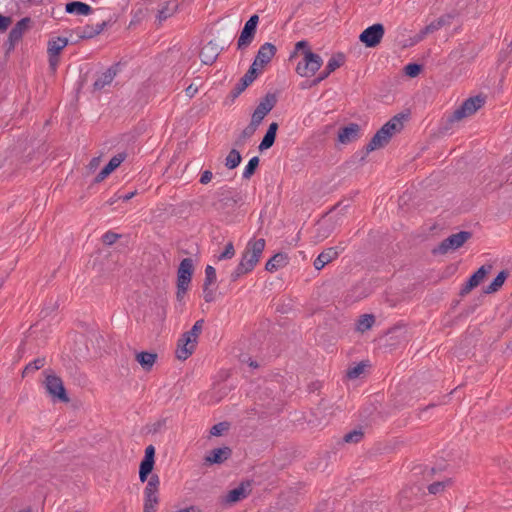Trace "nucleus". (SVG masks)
Here are the masks:
<instances>
[{
  "label": "nucleus",
  "mask_w": 512,
  "mask_h": 512,
  "mask_svg": "<svg viewBox=\"0 0 512 512\" xmlns=\"http://www.w3.org/2000/svg\"><path fill=\"white\" fill-rule=\"evenodd\" d=\"M254 80L251 79V78H248L247 75H244L243 78H242V83H243V87L242 89L246 88L247 86H249Z\"/></svg>",
  "instance_id": "obj_60"
},
{
  "label": "nucleus",
  "mask_w": 512,
  "mask_h": 512,
  "mask_svg": "<svg viewBox=\"0 0 512 512\" xmlns=\"http://www.w3.org/2000/svg\"><path fill=\"white\" fill-rule=\"evenodd\" d=\"M338 255L339 251L336 247L327 248L318 255L313 265L316 270H321L325 265L336 259Z\"/></svg>",
  "instance_id": "obj_19"
},
{
  "label": "nucleus",
  "mask_w": 512,
  "mask_h": 512,
  "mask_svg": "<svg viewBox=\"0 0 512 512\" xmlns=\"http://www.w3.org/2000/svg\"><path fill=\"white\" fill-rule=\"evenodd\" d=\"M212 177H213L212 172L210 170H205L201 174L200 183L203 185H206L211 181Z\"/></svg>",
  "instance_id": "obj_51"
},
{
  "label": "nucleus",
  "mask_w": 512,
  "mask_h": 512,
  "mask_svg": "<svg viewBox=\"0 0 512 512\" xmlns=\"http://www.w3.org/2000/svg\"><path fill=\"white\" fill-rule=\"evenodd\" d=\"M263 70L260 66H255V62L252 63L249 70L245 75L248 76V78H251L253 80L256 79L257 75Z\"/></svg>",
  "instance_id": "obj_48"
},
{
  "label": "nucleus",
  "mask_w": 512,
  "mask_h": 512,
  "mask_svg": "<svg viewBox=\"0 0 512 512\" xmlns=\"http://www.w3.org/2000/svg\"><path fill=\"white\" fill-rule=\"evenodd\" d=\"M277 129H278V124L276 122H273L269 125L268 130L258 147L260 151H265V150L269 149L274 144Z\"/></svg>",
  "instance_id": "obj_23"
},
{
  "label": "nucleus",
  "mask_w": 512,
  "mask_h": 512,
  "mask_svg": "<svg viewBox=\"0 0 512 512\" xmlns=\"http://www.w3.org/2000/svg\"><path fill=\"white\" fill-rule=\"evenodd\" d=\"M286 256L284 254H275L269 259L265 265V269L269 272H274L286 264Z\"/></svg>",
  "instance_id": "obj_27"
},
{
  "label": "nucleus",
  "mask_w": 512,
  "mask_h": 512,
  "mask_svg": "<svg viewBox=\"0 0 512 512\" xmlns=\"http://www.w3.org/2000/svg\"><path fill=\"white\" fill-rule=\"evenodd\" d=\"M317 231H318V240L319 241H321L329 236L331 229L329 227L327 219H324L318 223Z\"/></svg>",
  "instance_id": "obj_37"
},
{
  "label": "nucleus",
  "mask_w": 512,
  "mask_h": 512,
  "mask_svg": "<svg viewBox=\"0 0 512 512\" xmlns=\"http://www.w3.org/2000/svg\"><path fill=\"white\" fill-rule=\"evenodd\" d=\"M235 255V249L232 242L226 244L223 252L218 255V260L231 259Z\"/></svg>",
  "instance_id": "obj_39"
},
{
  "label": "nucleus",
  "mask_w": 512,
  "mask_h": 512,
  "mask_svg": "<svg viewBox=\"0 0 512 512\" xmlns=\"http://www.w3.org/2000/svg\"><path fill=\"white\" fill-rule=\"evenodd\" d=\"M265 244L266 243L263 238L251 239L248 241L238 266L231 273L232 281H236L239 277L254 269L261 258Z\"/></svg>",
  "instance_id": "obj_1"
},
{
  "label": "nucleus",
  "mask_w": 512,
  "mask_h": 512,
  "mask_svg": "<svg viewBox=\"0 0 512 512\" xmlns=\"http://www.w3.org/2000/svg\"><path fill=\"white\" fill-rule=\"evenodd\" d=\"M322 58L310 49L303 52L302 60L296 66V72L301 77H312L322 66Z\"/></svg>",
  "instance_id": "obj_5"
},
{
  "label": "nucleus",
  "mask_w": 512,
  "mask_h": 512,
  "mask_svg": "<svg viewBox=\"0 0 512 512\" xmlns=\"http://www.w3.org/2000/svg\"><path fill=\"white\" fill-rule=\"evenodd\" d=\"M120 236L114 232L108 231L102 236L103 243L106 245L114 244Z\"/></svg>",
  "instance_id": "obj_46"
},
{
  "label": "nucleus",
  "mask_w": 512,
  "mask_h": 512,
  "mask_svg": "<svg viewBox=\"0 0 512 512\" xmlns=\"http://www.w3.org/2000/svg\"><path fill=\"white\" fill-rule=\"evenodd\" d=\"M362 437L363 433L361 430H354L344 436V441L347 443H357L362 439Z\"/></svg>",
  "instance_id": "obj_41"
},
{
  "label": "nucleus",
  "mask_w": 512,
  "mask_h": 512,
  "mask_svg": "<svg viewBox=\"0 0 512 512\" xmlns=\"http://www.w3.org/2000/svg\"><path fill=\"white\" fill-rule=\"evenodd\" d=\"M447 485H449V481L435 482L429 485L428 490L431 494H437L443 491Z\"/></svg>",
  "instance_id": "obj_45"
},
{
  "label": "nucleus",
  "mask_w": 512,
  "mask_h": 512,
  "mask_svg": "<svg viewBox=\"0 0 512 512\" xmlns=\"http://www.w3.org/2000/svg\"><path fill=\"white\" fill-rule=\"evenodd\" d=\"M364 369L365 364L359 363L347 371V376L350 379H356L364 372Z\"/></svg>",
  "instance_id": "obj_40"
},
{
  "label": "nucleus",
  "mask_w": 512,
  "mask_h": 512,
  "mask_svg": "<svg viewBox=\"0 0 512 512\" xmlns=\"http://www.w3.org/2000/svg\"><path fill=\"white\" fill-rule=\"evenodd\" d=\"M144 512H155L158 505L159 499L158 494L144 495Z\"/></svg>",
  "instance_id": "obj_33"
},
{
  "label": "nucleus",
  "mask_w": 512,
  "mask_h": 512,
  "mask_svg": "<svg viewBox=\"0 0 512 512\" xmlns=\"http://www.w3.org/2000/svg\"><path fill=\"white\" fill-rule=\"evenodd\" d=\"M203 324V319L196 321L192 329L180 337L176 350V356L179 360H186L194 352Z\"/></svg>",
  "instance_id": "obj_2"
},
{
  "label": "nucleus",
  "mask_w": 512,
  "mask_h": 512,
  "mask_svg": "<svg viewBox=\"0 0 512 512\" xmlns=\"http://www.w3.org/2000/svg\"><path fill=\"white\" fill-rule=\"evenodd\" d=\"M251 493L250 482H243L238 487L230 490L225 496V503L234 504L245 499Z\"/></svg>",
  "instance_id": "obj_15"
},
{
  "label": "nucleus",
  "mask_w": 512,
  "mask_h": 512,
  "mask_svg": "<svg viewBox=\"0 0 512 512\" xmlns=\"http://www.w3.org/2000/svg\"><path fill=\"white\" fill-rule=\"evenodd\" d=\"M177 512H196V509L194 507H189V508L181 509Z\"/></svg>",
  "instance_id": "obj_62"
},
{
  "label": "nucleus",
  "mask_w": 512,
  "mask_h": 512,
  "mask_svg": "<svg viewBox=\"0 0 512 512\" xmlns=\"http://www.w3.org/2000/svg\"><path fill=\"white\" fill-rule=\"evenodd\" d=\"M219 47L212 41L205 44L200 51V59L206 65L212 64L219 55Z\"/></svg>",
  "instance_id": "obj_18"
},
{
  "label": "nucleus",
  "mask_w": 512,
  "mask_h": 512,
  "mask_svg": "<svg viewBox=\"0 0 512 512\" xmlns=\"http://www.w3.org/2000/svg\"><path fill=\"white\" fill-rule=\"evenodd\" d=\"M231 456V449L229 447L216 448L209 452L205 458V464H222Z\"/></svg>",
  "instance_id": "obj_17"
},
{
  "label": "nucleus",
  "mask_w": 512,
  "mask_h": 512,
  "mask_svg": "<svg viewBox=\"0 0 512 512\" xmlns=\"http://www.w3.org/2000/svg\"><path fill=\"white\" fill-rule=\"evenodd\" d=\"M360 137V126L351 123L348 126L340 129L338 133V141L342 144H349L356 141Z\"/></svg>",
  "instance_id": "obj_16"
},
{
  "label": "nucleus",
  "mask_w": 512,
  "mask_h": 512,
  "mask_svg": "<svg viewBox=\"0 0 512 512\" xmlns=\"http://www.w3.org/2000/svg\"><path fill=\"white\" fill-rule=\"evenodd\" d=\"M306 49H309L308 43L306 41L302 40V41L297 42L295 44L294 51L290 55V58L291 59L294 58L300 51H302V53H303Z\"/></svg>",
  "instance_id": "obj_47"
},
{
  "label": "nucleus",
  "mask_w": 512,
  "mask_h": 512,
  "mask_svg": "<svg viewBox=\"0 0 512 512\" xmlns=\"http://www.w3.org/2000/svg\"><path fill=\"white\" fill-rule=\"evenodd\" d=\"M403 127L402 118L395 116L387 123H385L380 130L373 136L368 143L366 149L368 152L384 147L391 139V137L399 132Z\"/></svg>",
  "instance_id": "obj_3"
},
{
  "label": "nucleus",
  "mask_w": 512,
  "mask_h": 512,
  "mask_svg": "<svg viewBox=\"0 0 512 512\" xmlns=\"http://www.w3.org/2000/svg\"><path fill=\"white\" fill-rule=\"evenodd\" d=\"M276 52L277 49L274 44L269 42L264 43L263 45L260 46L253 61L255 62V66H260L261 68H264L275 56Z\"/></svg>",
  "instance_id": "obj_13"
},
{
  "label": "nucleus",
  "mask_w": 512,
  "mask_h": 512,
  "mask_svg": "<svg viewBox=\"0 0 512 512\" xmlns=\"http://www.w3.org/2000/svg\"><path fill=\"white\" fill-rule=\"evenodd\" d=\"M12 19L9 16H4L0 14V32H5L8 27L11 25Z\"/></svg>",
  "instance_id": "obj_50"
},
{
  "label": "nucleus",
  "mask_w": 512,
  "mask_h": 512,
  "mask_svg": "<svg viewBox=\"0 0 512 512\" xmlns=\"http://www.w3.org/2000/svg\"><path fill=\"white\" fill-rule=\"evenodd\" d=\"M45 365V359L44 358H38L34 360L33 362L29 363L26 367L24 372L29 371H36L41 369Z\"/></svg>",
  "instance_id": "obj_44"
},
{
  "label": "nucleus",
  "mask_w": 512,
  "mask_h": 512,
  "mask_svg": "<svg viewBox=\"0 0 512 512\" xmlns=\"http://www.w3.org/2000/svg\"><path fill=\"white\" fill-rule=\"evenodd\" d=\"M47 392L55 399L61 402H68L69 398L66 394L62 380L55 375H48L45 381Z\"/></svg>",
  "instance_id": "obj_11"
},
{
  "label": "nucleus",
  "mask_w": 512,
  "mask_h": 512,
  "mask_svg": "<svg viewBox=\"0 0 512 512\" xmlns=\"http://www.w3.org/2000/svg\"><path fill=\"white\" fill-rule=\"evenodd\" d=\"M330 74L331 73H328V70H326L325 68L324 71L320 73V75L313 81V84L317 85L318 83L326 79Z\"/></svg>",
  "instance_id": "obj_54"
},
{
  "label": "nucleus",
  "mask_w": 512,
  "mask_h": 512,
  "mask_svg": "<svg viewBox=\"0 0 512 512\" xmlns=\"http://www.w3.org/2000/svg\"><path fill=\"white\" fill-rule=\"evenodd\" d=\"M216 281V270L214 267L208 265L205 268V281L204 286L209 287Z\"/></svg>",
  "instance_id": "obj_38"
},
{
  "label": "nucleus",
  "mask_w": 512,
  "mask_h": 512,
  "mask_svg": "<svg viewBox=\"0 0 512 512\" xmlns=\"http://www.w3.org/2000/svg\"><path fill=\"white\" fill-rule=\"evenodd\" d=\"M247 363H248V365H249L250 367H252V368H257V367H258L257 362H256V361L251 360L250 358L247 360Z\"/></svg>",
  "instance_id": "obj_61"
},
{
  "label": "nucleus",
  "mask_w": 512,
  "mask_h": 512,
  "mask_svg": "<svg viewBox=\"0 0 512 512\" xmlns=\"http://www.w3.org/2000/svg\"><path fill=\"white\" fill-rule=\"evenodd\" d=\"M68 45V39L65 37H54L48 41V55H59Z\"/></svg>",
  "instance_id": "obj_24"
},
{
  "label": "nucleus",
  "mask_w": 512,
  "mask_h": 512,
  "mask_svg": "<svg viewBox=\"0 0 512 512\" xmlns=\"http://www.w3.org/2000/svg\"><path fill=\"white\" fill-rule=\"evenodd\" d=\"M258 164H259V158L256 156L252 157L244 168V171L242 174L243 178L249 179L254 174L256 168L258 167Z\"/></svg>",
  "instance_id": "obj_36"
},
{
  "label": "nucleus",
  "mask_w": 512,
  "mask_h": 512,
  "mask_svg": "<svg viewBox=\"0 0 512 512\" xmlns=\"http://www.w3.org/2000/svg\"><path fill=\"white\" fill-rule=\"evenodd\" d=\"M404 70L409 77H416L421 71V66L416 63H410L405 66Z\"/></svg>",
  "instance_id": "obj_43"
},
{
  "label": "nucleus",
  "mask_w": 512,
  "mask_h": 512,
  "mask_svg": "<svg viewBox=\"0 0 512 512\" xmlns=\"http://www.w3.org/2000/svg\"><path fill=\"white\" fill-rule=\"evenodd\" d=\"M258 22V15H252L245 23L237 41V48L239 50H245L252 43L255 37Z\"/></svg>",
  "instance_id": "obj_7"
},
{
  "label": "nucleus",
  "mask_w": 512,
  "mask_h": 512,
  "mask_svg": "<svg viewBox=\"0 0 512 512\" xmlns=\"http://www.w3.org/2000/svg\"><path fill=\"white\" fill-rule=\"evenodd\" d=\"M488 270L485 268V266H482L480 267L470 278L469 280L467 281L464 289H463V292H468L470 291L471 289L475 288L476 286H478L482 281L483 279L485 278L486 274H487Z\"/></svg>",
  "instance_id": "obj_25"
},
{
  "label": "nucleus",
  "mask_w": 512,
  "mask_h": 512,
  "mask_svg": "<svg viewBox=\"0 0 512 512\" xmlns=\"http://www.w3.org/2000/svg\"><path fill=\"white\" fill-rule=\"evenodd\" d=\"M157 355L155 353L150 352H140L136 355L137 362L142 366L145 370H150L155 361H156Z\"/></svg>",
  "instance_id": "obj_26"
},
{
  "label": "nucleus",
  "mask_w": 512,
  "mask_h": 512,
  "mask_svg": "<svg viewBox=\"0 0 512 512\" xmlns=\"http://www.w3.org/2000/svg\"><path fill=\"white\" fill-rule=\"evenodd\" d=\"M506 273L504 271H501L495 279L492 281V283L486 287L485 293H493L496 292L505 282L506 279Z\"/></svg>",
  "instance_id": "obj_30"
},
{
  "label": "nucleus",
  "mask_w": 512,
  "mask_h": 512,
  "mask_svg": "<svg viewBox=\"0 0 512 512\" xmlns=\"http://www.w3.org/2000/svg\"><path fill=\"white\" fill-rule=\"evenodd\" d=\"M49 57V66L50 68L55 71L58 64H59V55H48Z\"/></svg>",
  "instance_id": "obj_52"
},
{
  "label": "nucleus",
  "mask_w": 512,
  "mask_h": 512,
  "mask_svg": "<svg viewBox=\"0 0 512 512\" xmlns=\"http://www.w3.org/2000/svg\"><path fill=\"white\" fill-rule=\"evenodd\" d=\"M257 128L258 126L250 122V124L246 128H244L241 134L239 135L237 144H243L247 139L251 138L254 135Z\"/></svg>",
  "instance_id": "obj_35"
},
{
  "label": "nucleus",
  "mask_w": 512,
  "mask_h": 512,
  "mask_svg": "<svg viewBox=\"0 0 512 512\" xmlns=\"http://www.w3.org/2000/svg\"><path fill=\"white\" fill-rule=\"evenodd\" d=\"M177 9V4L175 1H169V2H166L160 9H159V12H158V19L160 21H164L166 20L167 18H169L170 16H172L175 11Z\"/></svg>",
  "instance_id": "obj_28"
},
{
  "label": "nucleus",
  "mask_w": 512,
  "mask_h": 512,
  "mask_svg": "<svg viewBox=\"0 0 512 512\" xmlns=\"http://www.w3.org/2000/svg\"><path fill=\"white\" fill-rule=\"evenodd\" d=\"M374 317L369 314L362 315L357 322V330L364 332L372 327Z\"/></svg>",
  "instance_id": "obj_31"
},
{
  "label": "nucleus",
  "mask_w": 512,
  "mask_h": 512,
  "mask_svg": "<svg viewBox=\"0 0 512 512\" xmlns=\"http://www.w3.org/2000/svg\"><path fill=\"white\" fill-rule=\"evenodd\" d=\"M32 20L30 17L20 19L10 30L6 44L8 50H13L21 41L25 33L31 28Z\"/></svg>",
  "instance_id": "obj_6"
},
{
  "label": "nucleus",
  "mask_w": 512,
  "mask_h": 512,
  "mask_svg": "<svg viewBox=\"0 0 512 512\" xmlns=\"http://www.w3.org/2000/svg\"><path fill=\"white\" fill-rule=\"evenodd\" d=\"M227 430H228V424L225 422H220V423L212 426V428L210 429V434L212 436H221Z\"/></svg>",
  "instance_id": "obj_42"
},
{
  "label": "nucleus",
  "mask_w": 512,
  "mask_h": 512,
  "mask_svg": "<svg viewBox=\"0 0 512 512\" xmlns=\"http://www.w3.org/2000/svg\"><path fill=\"white\" fill-rule=\"evenodd\" d=\"M194 271L193 261L190 258H184L177 270V292L176 297L182 302L191 282Z\"/></svg>",
  "instance_id": "obj_4"
},
{
  "label": "nucleus",
  "mask_w": 512,
  "mask_h": 512,
  "mask_svg": "<svg viewBox=\"0 0 512 512\" xmlns=\"http://www.w3.org/2000/svg\"><path fill=\"white\" fill-rule=\"evenodd\" d=\"M330 74L331 73H328V70H326L325 68L324 71L320 73V75L313 81V84L317 85L318 83L326 79Z\"/></svg>",
  "instance_id": "obj_53"
},
{
  "label": "nucleus",
  "mask_w": 512,
  "mask_h": 512,
  "mask_svg": "<svg viewBox=\"0 0 512 512\" xmlns=\"http://www.w3.org/2000/svg\"><path fill=\"white\" fill-rule=\"evenodd\" d=\"M471 233L467 231H461L456 234H452L441 242L437 251L445 254L450 251H455L460 248L468 239H470Z\"/></svg>",
  "instance_id": "obj_10"
},
{
  "label": "nucleus",
  "mask_w": 512,
  "mask_h": 512,
  "mask_svg": "<svg viewBox=\"0 0 512 512\" xmlns=\"http://www.w3.org/2000/svg\"><path fill=\"white\" fill-rule=\"evenodd\" d=\"M154 456H155V448L152 445H149L145 449V456L140 463L139 468V479L141 482H145L147 480L148 475L151 473L154 467Z\"/></svg>",
  "instance_id": "obj_12"
},
{
  "label": "nucleus",
  "mask_w": 512,
  "mask_h": 512,
  "mask_svg": "<svg viewBox=\"0 0 512 512\" xmlns=\"http://www.w3.org/2000/svg\"><path fill=\"white\" fill-rule=\"evenodd\" d=\"M203 293L206 302H211L213 300V292L209 290V287L204 286Z\"/></svg>",
  "instance_id": "obj_56"
},
{
  "label": "nucleus",
  "mask_w": 512,
  "mask_h": 512,
  "mask_svg": "<svg viewBox=\"0 0 512 512\" xmlns=\"http://www.w3.org/2000/svg\"><path fill=\"white\" fill-rule=\"evenodd\" d=\"M484 104V98L480 96L471 97L463 102V104L454 111L452 120H461L465 117L471 116Z\"/></svg>",
  "instance_id": "obj_9"
},
{
  "label": "nucleus",
  "mask_w": 512,
  "mask_h": 512,
  "mask_svg": "<svg viewBox=\"0 0 512 512\" xmlns=\"http://www.w3.org/2000/svg\"><path fill=\"white\" fill-rule=\"evenodd\" d=\"M451 19L450 15L442 16L435 20L436 23H439V29L443 27L444 25L449 23V20Z\"/></svg>",
  "instance_id": "obj_55"
},
{
  "label": "nucleus",
  "mask_w": 512,
  "mask_h": 512,
  "mask_svg": "<svg viewBox=\"0 0 512 512\" xmlns=\"http://www.w3.org/2000/svg\"><path fill=\"white\" fill-rule=\"evenodd\" d=\"M116 76V69L111 67L98 76L94 82V88L101 90L110 85Z\"/></svg>",
  "instance_id": "obj_22"
},
{
  "label": "nucleus",
  "mask_w": 512,
  "mask_h": 512,
  "mask_svg": "<svg viewBox=\"0 0 512 512\" xmlns=\"http://www.w3.org/2000/svg\"><path fill=\"white\" fill-rule=\"evenodd\" d=\"M159 484H160L159 477L157 475H152L147 482V485L144 490V495L158 494Z\"/></svg>",
  "instance_id": "obj_32"
},
{
  "label": "nucleus",
  "mask_w": 512,
  "mask_h": 512,
  "mask_svg": "<svg viewBox=\"0 0 512 512\" xmlns=\"http://www.w3.org/2000/svg\"><path fill=\"white\" fill-rule=\"evenodd\" d=\"M66 13L77 15V16H87L90 15L93 11L92 7L81 1H72L68 2L65 5Z\"/></svg>",
  "instance_id": "obj_20"
},
{
  "label": "nucleus",
  "mask_w": 512,
  "mask_h": 512,
  "mask_svg": "<svg viewBox=\"0 0 512 512\" xmlns=\"http://www.w3.org/2000/svg\"><path fill=\"white\" fill-rule=\"evenodd\" d=\"M385 30L380 23L367 27L359 36V40L369 48L376 47L382 40Z\"/></svg>",
  "instance_id": "obj_8"
},
{
  "label": "nucleus",
  "mask_w": 512,
  "mask_h": 512,
  "mask_svg": "<svg viewBox=\"0 0 512 512\" xmlns=\"http://www.w3.org/2000/svg\"><path fill=\"white\" fill-rule=\"evenodd\" d=\"M136 192L133 191V192H129V193H126L124 195H121L119 196V199H121L122 201L124 202H127L129 201L130 199H132L134 196H135Z\"/></svg>",
  "instance_id": "obj_59"
},
{
  "label": "nucleus",
  "mask_w": 512,
  "mask_h": 512,
  "mask_svg": "<svg viewBox=\"0 0 512 512\" xmlns=\"http://www.w3.org/2000/svg\"><path fill=\"white\" fill-rule=\"evenodd\" d=\"M344 64V56L341 54L332 56L327 65L326 70H328V73L334 72L337 68L341 67Z\"/></svg>",
  "instance_id": "obj_34"
},
{
  "label": "nucleus",
  "mask_w": 512,
  "mask_h": 512,
  "mask_svg": "<svg viewBox=\"0 0 512 512\" xmlns=\"http://www.w3.org/2000/svg\"><path fill=\"white\" fill-rule=\"evenodd\" d=\"M240 162H241L240 153L237 150L232 149L225 159V166L228 169H234L240 164Z\"/></svg>",
  "instance_id": "obj_29"
},
{
  "label": "nucleus",
  "mask_w": 512,
  "mask_h": 512,
  "mask_svg": "<svg viewBox=\"0 0 512 512\" xmlns=\"http://www.w3.org/2000/svg\"><path fill=\"white\" fill-rule=\"evenodd\" d=\"M100 163V157H94L89 163V169L95 170Z\"/></svg>",
  "instance_id": "obj_57"
},
{
  "label": "nucleus",
  "mask_w": 512,
  "mask_h": 512,
  "mask_svg": "<svg viewBox=\"0 0 512 512\" xmlns=\"http://www.w3.org/2000/svg\"><path fill=\"white\" fill-rule=\"evenodd\" d=\"M274 107V99L273 97L267 96L263 101H261L256 109L254 110L251 121L256 126H259L265 116L273 109Z\"/></svg>",
  "instance_id": "obj_14"
},
{
  "label": "nucleus",
  "mask_w": 512,
  "mask_h": 512,
  "mask_svg": "<svg viewBox=\"0 0 512 512\" xmlns=\"http://www.w3.org/2000/svg\"><path fill=\"white\" fill-rule=\"evenodd\" d=\"M125 160V154L119 153L115 156H113L109 163L99 172L97 175L96 180L102 181L107 176H109L116 168H118L121 163Z\"/></svg>",
  "instance_id": "obj_21"
},
{
  "label": "nucleus",
  "mask_w": 512,
  "mask_h": 512,
  "mask_svg": "<svg viewBox=\"0 0 512 512\" xmlns=\"http://www.w3.org/2000/svg\"><path fill=\"white\" fill-rule=\"evenodd\" d=\"M197 90V87L190 85L186 88V95L191 98L197 93Z\"/></svg>",
  "instance_id": "obj_58"
},
{
  "label": "nucleus",
  "mask_w": 512,
  "mask_h": 512,
  "mask_svg": "<svg viewBox=\"0 0 512 512\" xmlns=\"http://www.w3.org/2000/svg\"><path fill=\"white\" fill-rule=\"evenodd\" d=\"M439 30V23H436L435 21L431 22L429 25H427L422 31H421V38H423L425 35L429 33H433L435 31Z\"/></svg>",
  "instance_id": "obj_49"
}]
</instances>
